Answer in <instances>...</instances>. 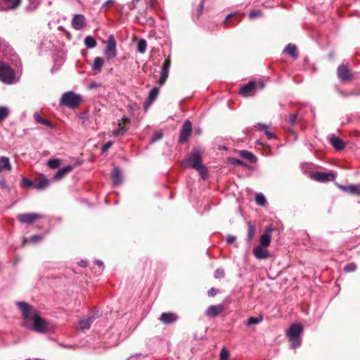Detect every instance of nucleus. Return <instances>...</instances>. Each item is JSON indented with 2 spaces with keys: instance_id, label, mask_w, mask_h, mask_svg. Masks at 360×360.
I'll use <instances>...</instances> for the list:
<instances>
[{
  "instance_id": "f257e3e1",
  "label": "nucleus",
  "mask_w": 360,
  "mask_h": 360,
  "mask_svg": "<svg viewBox=\"0 0 360 360\" xmlns=\"http://www.w3.org/2000/svg\"><path fill=\"white\" fill-rule=\"evenodd\" d=\"M16 306L23 316L22 326L39 333H44L50 330L49 322L41 318L30 304L19 301L16 302Z\"/></svg>"
},
{
  "instance_id": "f03ea898",
  "label": "nucleus",
  "mask_w": 360,
  "mask_h": 360,
  "mask_svg": "<svg viewBox=\"0 0 360 360\" xmlns=\"http://www.w3.org/2000/svg\"><path fill=\"white\" fill-rule=\"evenodd\" d=\"M184 165L197 170L202 175H205L207 173L205 166L202 164L201 153L198 149H193L187 155L184 162Z\"/></svg>"
},
{
  "instance_id": "7ed1b4c3",
  "label": "nucleus",
  "mask_w": 360,
  "mask_h": 360,
  "mask_svg": "<svg viewBox=\"0 0 360 360\" xmlns=\"http://www.w3.org/2000/svg\"><path fill=\"white\" fill-rule=\"evenodd\" d=\"M303 331V327L300 324H292L287 330V336L290 342L291 348H297L301 345V334Z\"/></svg>"
},
{
  "instance_id": "20e7f679",
  "label": "nucleus",
  "mask_w": 360,
  "mask_h": 360,
  "mask_svg": "<svg viewBox=\"0 0 360 360\" xmlns=\"http://www.w3.org/2000/svg\"><path fill=\"white\" fill-rule=\"evenodd\" d=\"M81 101L82 98L79 95L72 91H67L62 95L60 100V105L74 109L79 105Z\"/></svg>"
},
{
  "instance_id": "39448f33",
  "label": "nucleus",
  "mask_w": 360,
  "mask_h": 360,
  "mask_svg": "<svg viewBox=\"0 0 360 360\" xmlns=\"http://www.w3.org/2000/svg\"><path fill=\"white\" fill-rule=\"evenodd\" d=\"M15 72L10 66L4 63H0V81L6 84H11L15 82Z\"/></svg>"
},
{
  "instance_id": "423d86ee",
  "label": "nucleus",
  "mask_w": 360,
  "mask_h": 360,
  "mask_svg": "<svg viewBox=\"0 0 360 360\" xmlns=\"http://www.w3.org/2000/svg\"><path fill=\"white\" fill-rule=\"evenodd\" d=\"M117 42L113 34H110L107 40V45L104 50V54L108 59L114 58L117 56Z\"/></svg>"
},
{
  "instance_id": "0eeeda50",
  "label": "nucleus",
  "mask_w": 360,
  "mask_h": 360,
  "mask_svg": "<svg viewBox=\"0 0 360 360\" xmlns=\"http://www.w3.org/2000/svg\"><path fill=\"white\" fill-rule=\"evenodd\" d=\"M191 129L192 123L188 120H186L184 122L180 131V134L179 137V142L180 143H184L187 142L188 137L190 136L191 133Z\"/></svg>"
},
{
  "instance_id": "6e6552de",
  "label": "nucleus",
  "mask_w": 360,
  "mask_h": 360,
  "mask_svg": "<svg viewBox=\"0 0 360 360\" xmlns=\"http://www.w3.org/2000/svg\"><path fill=\"white\" fill-rule=\"evenodd\" d=\"M101 316V312L96 309V311L93 312V314L89 315L87 317L81 319L79 321V326L82 330L89 329L95 321V319Z\"/></svg>"
},
{
  "instance_id": "1a4fd4ad",
  "label": "nucleus",
  "mask_w": 360,
  "mask_h": 360,
  "mask_svg": "<svg viewBox=\"0 0 360 360\" xmlns=\"http://www.w3.org/2000/svg\"><path fill=\"white\" fill-rule=\"evenodd\" d=\"M42 217L43 215L37 213H22L17 216L18 220L22 224H31L34 221Z\"/></svg>"
},
{
  "instance_id": "9d476101",
  "label": "nucleus",
  "mask_w": 360,
  "mask_h": 360,
  "mask_svg": "<svg viewBox=\"0 0 360 360\" xmlns=\"http://www.w3.org/2000/svg\"><path fill=\"white\" fill-rule=\"evenodd\" d=\"M337 74L341 81L344 82L349 81L352 76L348 68L343 64L338 68Z\"/></svg>"
},
{
  "instance_id": "9b49d317",
  "label": "nucleus",
  "mask_w": 360,
  "mask_h": 360,
  "mask_svg": "<svg viewBox=\"0 0 360 360\" xmlns=\"http://www.w3.org/2000/svg\"><path fill=\"white\" fill-rule=\"evenodd\" d=\"M86 25L85 17L82 14L75 15L72 20V26L76 30H80Z\"/></svg>"
},
{
  "instance_id": "f8f14e48",
  "label": "nucleus",
  "mask_w": 360,
  "mask_h": 360,
  "mask_svg": "<svg viewBox=\"0 0 360 360\" xmlns=\"http://www.w3.org/2000/svg\"><path fill=\"white\" fill-rule=\"evenodd\" d=\"M224 310L223 304H217L210 306L205 311L207 317L213 318L220 314Z\"/></svg>"
},
{
  "instance_id": "ddd939ff",
  "label": "nucleus",
  "mask_w": 360,
  "mask_h": 360,
  "mask_svg": "<svg viewBox=\"0 0 360 360\" xmlns=\"http://www.w3.org/2000/svg\"><path fill=\"white\" fill-rule=\"evenodd\" d=\"M312 179L319 182H326L334 179L335 176L332 173L316 172L312 174Z\"/></svg>"
},
{
  "instance_id": "4468645a",
  "label": "nucleus",
  "mask_w": 360,
  "mask_h": 360,
  "mask_svg": "<svg viewBox=\"0 0 360 360\" xmlns=\"http://www.w3.org/2000/svg\"><path fill=\"white\" fill-rule=\"evenodd\" d=\"M253 255L258 259H264L269 257V252L266 248L258 245L254 248Z\"/></svg>"
},
{
  "instance_id": "2eb2a0df",
  "label": "nucleus",
  "mask_w": 360,
  "mask_h": 360,
  "mask_svg": "<svg viewBox=\"0 0 360 360\" xmlns=\"http://www.w3.org/2000/svg\"><path fill=\"white\" fill-rule=\"evenodd\" d=\"M111 177L113 186H117L122 183V170L120 167H115L113 168Z\"/></svg>"
},
{
  "instance_id": "dca6fc26",
  "label": "nucleus",
  "mask_w": 360,
  "mask_h": 360,
  "mask_svg": "<svg viewBox=\"0 0 360 360\" xmlns=\"http://www.w3.org/2000/svg\"><path fill=\"white\" fill-rule=\"evenodd\" d=\"M177 319L176 314L172 312L162 313L160 317V320L165 324L172 323L176 321Z\"/></svg>"
},
{
  "instance_id": "f3484780",
  "label": "nucleus",
  "mask_w": 360,
  "mask_h": 360,
  "mask_svg": "<svg viewBox=\"0 0 360 360\" xmlns=\"http://www.w3.org/2000/svg\"><path fill=\"white\" fill-rule=\"evenodd\" d=\"M73 167L72 165H67L60 168L53 176V179L57 181L63 179L67 174L72 171Z\"/></svg>"
},
{
  "instance_id": "a211bd4d",
  "label": "nucleus",
  "mask_w": 360,
  "mask_h": 360,
  "mask_svg": "<svg viewBox=\"0 0 360 360\" xmlns=\"http://www.w3.org/2000/svg\"><path fill=\"white\" fill-rule=\"evenodd\" d=\"M50 183L49 179L41 176L34 181V188L40 191L44 190L49 186Z\"/></svg>"
},
{
  "instance_id": "6ab92c4d",
  "label": "nucleus",
  "mask_w": 360,
  "mask_h": 360,
  "mask_svg": "<svg viewBox=\"0 0 360 360\" xmlns=\"http://www.w3.org/2000/svg\"><path fill=\"white\" fill-rule=\"evenodd\" d=\"M283 53L289 55L290 57L296 59L298 58V51L297 46L293 44H289L283 49Z\"/></svg>"
},
{
  "instance_id": "aec40b11",
  "label": "nucleus",
  "mask_w": 360,
  "mask_h": 360,
  "mask_svg": "<svg viewBox=\"0 0 360 360\" xmlns=\"http://www.w3.org/2000/svg\"><path fill=\"white\" fill-rule=\"evenodd\" d=\"M255 88V83L253 82H250L247 84L243 85L240 89V93L241 95L244 96H250L252 92L254 91Z\"/></svg>"
},
{
  "instance_id": "412c9836",
  "label": "nucleus",
  "mask_w": 360,
  "mask_h": 360,
  "mask_svg": "<svg viewBox=\"0 0 360 360\" xmlns=\"http://www.w3.org/2000/svg\"><path fill=\"white\" fill-rule=\"evenodd\" d=\"M330 142L336 150H341L345 148L344 141L338 136H332Z\"/></svg>"
},
{
  "instance_id": "4be33fe9",
  "label": "nucleus",
  "mask_w": 360,
  "mask_h": 360,
  "mask_svg": "<svg viewBox=\"0 0 360 360\" xmlns=\"http://www.w3.org/2000/svg\"><path fill=\"white\" fill-rule=\"evenodd\" d=\"M12 169L10 160L8 157L2 156L0 158V172L4 170L11 171Z\"/></svg>"
},
{
  "instance_id": "5701e85b",
  "label": "nucleus",
  "mask_w": 360,
  "mask_h": 360,
  "mask_svg": "<svg viewBox=\"0 0 360 360\" xmlns=\"http://www.w3.org/2000/svg\"><path fill=\"white\" fill-rule=\"evenodd\" d=\"M129 130L128 127H125L122 122H118L117 128L112 131V136H118L120 135H124Z\"/></svg>"
},
{
  "instance_id": "b1692460",
  "label": "nucleus",
  "mask_w": 360,
  "mask_h": 360,
  "mask_svg": "<svg viewBox=\"0 0 360 360\" xmlns=\"http://www.w3.org/2000/svg\"><path fill=\"white\" fill-rule=\"evenodd\" d=\"M103 59L101 57H96L91 66V69L96 72H101L103 66Z\"/></svg>"
},
{
  "instance_id": "393cba45",
  "label": "nucleus",
  "mask_w": 360,
  "mask_h": 360,
  "mask_svg": "<svg viewBox=\"0 0 360 360\" xmlns=\"http://www.w3.org/2000/svg\"><path fill=\"white\" fill-rule=\"evenodd\" d=\"M257 127L259 131H263L269 139H273L276 138L275 135L268 130V127L266 124L263 123H257Z\"/></svg>"
},
{
  "instance_id": "a878e982",
  "label": "nucleus",
  "mask_w": 360,
  "mask_h": 360,
  "mask_svg": "<svg viewBox=\"0 0 360 360\" xmlns=\"http://www.w3.org/2000/svg\"><path fill=\"white\" fill-rule=\"evenodd\" d=\"M340 188L342 191L349 192L352 194H360L359 188L356 185H349L348 186H340Z\"/></svg>"
},
{
  "instance_id": "bb28decb",
  "label": "nucleus",
  "mask_w": 360,
  "mask_h": 360,
  "mask_svg": "<svg viewBox=\"0 0 360 360\" xmlns=\"http://www.w3.org/2000/svg\"><path fill=\"white\" fill-rule=\"evenodd\" d=\"M239 154L243 158L247 159L250 160L251 162H254L256 161V157L248 150H240Z\"/></svg>"
},
{
  "instance_id": "cd10ccee",
  "label": "nucleus",
  "mask_w": 360,
  "mask_h": 360,
  "mask_svg": "<svg viewBox=\"0 0 360 360\" xmlns=\"http://www.w3.org/2000/svg\"><path fill=\"white\" fill-rule=\"evenodd\" d=\"M84 44L87 49H93L96 46V41L93 37L89 35L84 39Z\"/></svg>"
},
{
  "instance_id": "c85d7f7f",
  "label": "nucleus",
  "mask_w": 360,
  "mask_h": 360,
  "mask_svg": "<svg viewBox=\"0 0 360 360\" xmlns=\"http://www.w3.org/2000/svg\"><path fill=\"white\" fill-rule=\"evenodd\" d=\"M159 94V89L153 87L149 92L148 100H149V104H152L154 101L157 98Z\"/></svg>"
},
{
  "instance_id": "c756f323",
  "label": "nucleus",
  "mask_w": 360,
  "mask_h": 360,
  "mask_svg": "<svg viewBox=\"0 0 360 360\" xmlns=\"http://www.w3.org/2000/svg\"><path fill=\"white\" fill-rule=\"evenodd\" d=\"M271 243V236L266 233L262 234L260 237L261 246L267 248Z\"/></svg>"
},
{
  "instance_id": "7c9ffc66",
  "label": "nucleus",
  "mask_w": 360,
  "mask_h": 360,
  "mask_svg": "<svg viewBox=\"0 0 360 360\" xmlns=\"http://www.w3.org/2000/svg\"><path fill=\"white\" fill-rule=\"evenodd\" d=\"M34 117L35 119V120L38 122V123H40L44 126H47V127H52V124L51 123V122H49V120L41 117L38 112H35L34 115Z\"/></svg>"
},
{
  "instance_id": "2f4dec72",
  "label": "nucleus",
  "mask_w": 360,
  "mask_h": 360,
  "mask_svg": "<svg viewBox=\"0 0 360 360\" xmlns=\"http://www.w3.org/2000/svg\"><path fill=\"white\" fill-rule=\"evenodd\" d=\"M248 229L247 240L248 242H250L255 236V226L251 222L248 223Z\"/></svg>"
},
{
  "instance_id": "473e14b6",
  "label": "nucleus",
  "mask_w": 360,
  "mask_h": 360,
  "mask_svg": "<svg viewBox=\"0 0 360 360\" xmlns=\"http://www.w3.org/2000/svg\"><path fill=\"white\" fill-rule=\"evenodd\" d=\"M8 9H15L21 4L22 0H4Z\"/></svg>"
},
{
  "instance_id": "72a5a7b5",
  "label": "nucleus",
  "mask_w": 360,
  "mask_h": 360,
  "mask_svg": "<svg viewBox=\"0 0 360 360\" xmlns=\"http://www.w3.org/2000/svg\"><path fill=\"white\" fill-rule=\"evenodd\" d=\"M263 321V316H259L257 317L251 316L246 321V326L255 325L261 323Z\"/></svg>"
},
{
  "instance_id": "f704fd0d",
  "label": "nucleus",
  "mask_w": 360,
  "mask_h": 360,
  "mask_svg": "<svg viewBox=\"0 0 360 360\" xmlns=\"http://www.w3.org/2000/svg\"><path fill=\"white\" fill-rule=\"evenodd\" d=\"M60 165V160L58 158H51L48 162L47 165L51 169H56Z\"/></svg>"
},
{
  "instance_id": "c9c22d12",
  "label": "nucleus",
  "mask_w": 360,
  "mask_h": 360,
  "mask_svg": "<svg viewBox=\"0 0 360 360\" xmlns=\"http://www.w3.org/2000/svg\"><path fill=\"white\" fill-rule=\"evenodd\" d=\"M146 46H147V44H146V41L145 39H140L137 42V51L141 53H143L146 52Z\"/></svg>"
},
{
  "instance_id": "e433bc0d",
  "label": "nucleus",
  "mask_w": 360,
  "mask_h": 360,
  "mask_svg": "<svg viewBox=\"0 0 360 360\" xmlns=\"http://www.w3.org/2000/svg\"><path fill=\"white\" fill-rule=\"evenodd\" d=\"M255 201H256L257 204L260 206H264L266 203V200L265 196L261 193L256 194Z\"/></svg>"
},
{
  "instance_id": "4c0bfd02",
  "label": "nucleus",
  "mask_w": 360,
  "mask_h": 360,
  "mask_svg": "<svg viewBox=\"0 0 360 360\" xmlns=\"http://www.w3.org/2000/svg\"><path fill=\"white\" fill-rule=\"evenodd\" d=\"M9 115L8 109L6 107H0V122L4 120Z\"/></svg>"
},
{
  "instance_id": "58836bf2",
  "label": "nucleus",
  "mask_w": 360,
  "mask_h": 360,
  "mask_svg": "<svg viewBox=\"0 0 360 360\" xmlns=\"http://www.w3.org/2000/svg\"><path fill=\"white\" fill-rule=\"evenodd\" d=\"M169 75V70H164L162 69L161 70V75L159 79V84L162 85L166 82L167 77Z\"/></svg>"
},
{
  "instance_id": "ea45409f",
  "label": "nucleus",
  "mask_w": 360,
  "mask_h": 360,
  "mask_svg": "<svg viewBox=\"0 0 360 360\" xmlns=\"http://www.w3.org/2000/svg\"><path fill=\"white\" fill-rule=\"evenodd\" d=\"M21 184L22 186L26 188H30L33 186L34 188V182L32 181L30 179L23 177L21 181Z\"/></svg>"
},
{
  "instance_id": "a19ab883",
  "label": "nucleus",
  "mask_w": 360,
  "mask_h": 360,
  "mask_svg": "<svg viewBox=\"0 0 360 360\" xmlns=\"http://www.w3.org/2000/svg\"><path fill=\"white\" fill-rule=\"evenodd\" d=\"M229 352L226 348H222L220 352V360H229Z\"/></svg>"
},
{
  "instance_id": "79ce46f5",
  "label": "nucleus",
  "mask_w": 360,
  "mask_h": 360,
  "mask_svg": "<svg viewBox=\"0 0 360 360\" xmlns=\"http://www.w3.org/2000/svg\"><path fill=\"white\" fill-rule=\"evenodd\" d=\"M162 138V134L160 131H155L153 133L150 139V143H155Z\"/></svg>"
},
{
  "instance_id": "37998d69",
  "label": "nucleus",
  "mask_w": 360,
  "mask_h": 360,
  "mask_svg": "<svg viewBox=\"0 0 360 360\" xmlns=\"http://www.w3.org/2000/svg\"><path fill=\"white\" fill-rule=\"evenodd\" d=\"M356 269V265L354 262L349 263L344 267V271L346 272L354 271Z\"/></svg>"
},
{
  "instance_id": "c03bdc74",
  "label": "nucleus",
  "mask_w": 360,
  "mask_h": 360,
  "mask_svg": "<svg viewBox=\"0 0 360 360\" xmlns=\"http://www.w3.org/2000/svg\"><path fill=\"white\" fill-rule=\"evenodd\" d=\"M230 163L233 165H241L243 167H247L248 165L246 163H245L243 161L239 160V159H236V158H231L230 160Z\"/></svg>"
},
{
  "instance_id": "a18cd8bd",
  "label": "nucleus",
  "mask_w": 360,
  "mask_h": 360,
  "mask_svg": "<svg viewBox=\"0 0 360 360\" xmlns=\"http://www.w3.org/2000/svg\"><path fill=\"white\" fill-rule=\"evenodd\" d=\"M203 9H204V0H200V2L199 4L197 11H196V16L198 18L202 13Z\"/></svg>"
},
{
  "instance_id": "49530a36",
  "label": "nucleus",
  "mask_w": 360,
  "mask_h": 360,
  "mask_svg": "<svg viewBox=\"0 0 360 360\" xmlns=\"http://www.w3.org/2000/svg\"><path fill=\"white\" fill-rule=\"evenodd\" d=\"M214 276L215 278H221L224 276V271L222 269H217L214 271Z\"/></svg>"
},
{
  "instance_id": "de8ad7c7",
  "label": "nucleus",
  "mask_w": 360,
  "mask_h": 360,
  "mask_svg": "<svg viewBox=\"0 0 360 360\" xmlns=\"http://www.w3.org/2000/svg\"><path fill=\"white\" fill-rule=\"evenodd\" d=\"M113 144V142L112 141H109L107 143H105L101 148V151L103 153L106 152Z\"/></svg>"
},
{
  "instance_id": "09e8293b",
  "label": "nucleus",
  "mask_w": 360,
  "mask_h": 360,
  "mask_svg": "<svg viewBox=\"0 0 360 360\" xmlns=\"http://www.w3.org/2000/svg\"><path fill=\"white\" fill-rule=\"evenodd\" d=\"M260 15H261V11H259V10L252 11L249 13V18H251V19H253L255 18L259 17Z\"/></svg>"
},
{
  "instance_id": "8fccbe9b",
  "label": "nucleus",
  "mask_w": 360,
  "mask_h": 360,
  "mask_svg": "<svg viewBox=\"0 0 360 360\" xmlns=\"http://www.w3.org/2000/svg\"><path fill=\"white\" fill-rule=\"evenodd\" d=\"M338 93L343 97H347V96H352V95H354V96H357L359 95V94H355L354 93L353 91H350L349 93H345L344 91H342V90L338 89Z\"/></svg>"
},
{
  "instance_id": "3c124183",
  "label": "nucleus",
  "mask_w": 360,
  "mask_h": 360,
  "mask_svg": "<svg viewBox=\"0 0 360 360\" xmlns=\"http://www.w3.org/2000/svg\"><path fill=\"white\" fill-rule=\"evenodd\" d=\"M170 65H171V60H170L169 58H167L164 61V63H163V65L162 67V69H164V70L166 69V70H169Z\"/></svg>"
},
{
  "instance_id": "603ef678",
  "label": "nucleus",
  "mask_w": 360,
  "mask_h": 360,
  "mask_svg": "<svg viewBox=\"0 0 360 360\" xmlns=\"http://www.w3.org/2000/svg\"><path fill=\"white\" fill-rule=\"evenodd\" d=\"M115 0H108L103 3L102 5V8H104L105 11L108 9V6L115 4Z\"/></svg>"
},
{
  "instance_id": "864d4df0",
  "label": "nucleus",
  "mask_w": 360,
  "mask_h": 360,
  "mask_svg": "<svg viewBox=\"0 0 360 360\" xmlns=\"http://www.w3.org/2000/svg\"><path fill=\"white\" fill-rule=\"evenodd\" d=\"M43 238L41 235H34L30 238V241L32 243H37Z\"/></svg>"
},
{
  "instance_id": "5fc2aeb1",
  "label": "nucleus",
  "mask_w": 360,
  "mask_h": 360,
  "mask_svg": "<svg viewBox=\"0 0 360 360\" xmlns=\"http://www.w3.org/2000/svg\"><path fill=\"white\" fill-rule=\"evenodd\" d=\"M218 292V290L217 288H211L208 291H207V295L208 296L210 297H214L215 295H217V293Z\"/></svg>"
},
{
  "instance_id": "6e6d98bb",
  "label": "nucleus",
  "mask_w": 360,
  "mask_h": 360,
  "mask_svg": "<svg viewBox=\"0 0 360 360\" xmlns=\"http://www.w3.org/2000/svg\"><path fill=\"white\" fill-rule=\"evenodd\" d=\"M297 115L296 114H290V122L291 124H294L296 122L297 120Z\"/></svg>"
},
{
  "instance_id": "4d7b16f0",
  "label": "nucleus",
  "mask_w": 360,
  "mask_h": 360,
  "mask_svg": "<svg viewBox=\"0 0 360 360\" xmlns=\"http://www.w3.org/2000/svg\"><path fill=\"white\" fill-rule=\"evenodd\" d=\"M236 239V238L235 236L229 235L226 238V242H227V243L231 244V243H233V242H235Z\"/></svg>"
},
{
  "instance_id": "13d9d810",
  "label": "nucleus",
  "mask_w": 360,
  "mask_h": 360,
  "mask_svg": "<svg viewBox=\"0 0 360 360\" xmlns=\"http://www.w3.org/2000/svg\"><path fill=\"white\" fill-rule=\"evenodd\" d=\"M131 121L130 118L124 116L120 120H118V122H120L123 124L124 123H129Z\"/></svg>"
},
{
  "instance_id": "bf43d9fd",
  "label": "nucleus",
  "mask_w": 360,
  "mask_h": 360,
  "mask_svg": "<svg viewBox=\"0 0 360 360\" xmlns=\"http://www.w3.org/2000/svg\"><path fill=\"white\" fill-rule=\"evenodd\" d=\"M233 15V13H230V14H229V15L226 17L225 20H224V25H225V26H227V24H228V20H229L231 17H232Z\"/></svg>"
},
{
  "instance_id": "052dcab7",
  "label": "nucleus",
  "mask_w": 360,
  "mask_h": 360,
  "mask_svg": "<svg viewBox=\"0 0 360 360\" xmlns=\"http://www.w3.org/2000/svg\"><path fill=\"white\" fill-rule=\"evenodd\" d=\"M96 263L100 268H101V270L103 269L104 264L101 260H96Z\"/></svg>"
},
{
  "instance_id": "680f3d73",
  "label": "nucleus",
  "mask_w": 360,
  "mask_h": 360,
  "mask_svg": "<svg viewBox=\"0 0 360 360\" xmlns=\"http://www.w3.org/2000/svg\"><path fill=\"white\" fill-rule=\"evenodd\" d=\"M151 104H149V100L147 99V101L146 103H144L143 104V108H144V110L145 111H146L148 110V108L150 107Z\"/></svg>"
},
{
  "instance_id": "e2e57ef3",
  "label": "nucleus",
  "mask_w": 360,
  "mask_h": 360,
  "mask_svg": "<svg viewBox=\"0 0 360 360\" xmlns=\"http://www.w3.org/2000/svg\"><path fill=\"white\" fill-rule=\"evenodd\" d=\"M79 265L82 267H85L87 266V262L84 260H82L79 262Z\"/></svg>"
},
{
  "instance_id": "0e129e2a",
  "label": "nucleus",
  "mask_w": 360,
  "mask_h": 360,
  "mask_svg": "<svg viewBox=\"0 0 360 360\" xmlns=\"http://www.w3.org/2000/svg\"><path fill=\"white\" fill-rule=\"evenodd\" d=\"M0 44H3V47H5L6 49L9 47L8 45L4 41H2L1 39Z\"/></svg>"
},
{
  "instance_id": "69168bd1",
  "label": "nucleus",
  "mask_w": 360,
  "mask_h": 360,
  "mask_svg": "<svg viewBox=\"0 0 360 360\" xmlns=\"http://www.w3.org/2000/svg\"><path fill=\"white\" fill-rule=\"evenodd\" d=\"M155 1V0H149L148 5H149L150 7L152 8L153 6V4H154Z\"/></svg>"
},
{
  "instance_id": "338daca9",
  "label": "nucleus",
  "mask_w": 360,
  "mask_h": 360,
  "mask_svg": "<svg viewBox=\"0 0 360 360\" xmlns=\"http://www.w3.org/2000/svg\"><path fill=\"white\" fill-rule=\"evenodd\" d=\"M133 1L139 2L140 0H132Z\"/></svg>"
}]
</instances>
